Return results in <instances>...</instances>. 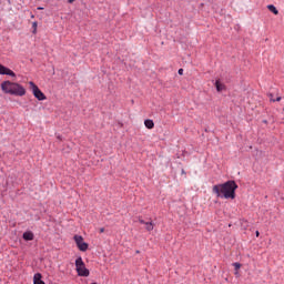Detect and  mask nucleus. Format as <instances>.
<instances>
[{"label":"nucleus","mask_w":284,"mask_h":284,"mask_svg":"<svg viewBox=\"0 0 284 284\" xmlns=\"http://www.w3.org/2000/svg\"><path fill=\"white\" fill-rule=\"evenodd\" d=\"M144 125H145V128H148V130H152V129H154V121L145 120Z\"/></svg>","instance_id":"9d476101"},{"label":"nucleus","mask_w":284,"mask_h":284,"mask_svg":"<svg viewBox=\"0 0 284 284\" xmlns=\"http://www.w3.org/2000/svg\"><path fill=\"white\" fill-rule=\"evenodd\" d=\"M0 74H7L8 77H17V73L14 71L8 69L7 67H3V64H0Z\"/></svg>","instance_id":"423d86ee"},{"label":"nucleus","mask_w":284,"mask_h":284,"mask_svg":"<svg viewBox=\"0 0 284 284\" xmlns=\"http://www.w3.org/2000/svg\"><path fill=\"white\" fill-rule=\"evenodd\" d=\"M255 234H256V236H260V233H258V231H256V233H255Z\"/></svg>","instance_id":"412c9836"},{"label":"nucleus","mask_w":284,"mask_h":284,"mask_svg":"<svg viewBox=\"0 0 284 284\" xmlns=\"http://www.w3.org/2000/svg\"><path fill=\"white\" fill-rule=\"evenodd\" d=\"M22 239L24 241H34V233H32L31 231H27L23 233Z\"/></svg>","instance_id":"0eeeda50"},{"label":"nucleus","mask_w":284,"mask_h":284,"mask_svg":"<svg viewBox=\"0 0 284 284\" xmlns=\"http://www.w3.org/2000/svg\"><path fill=\"white\" fill-rule=\"evenodd\" d=\"M215 88L219 92H223L225 90V84L221 83V80L215 81Z\"/></svg>","instance_id":"1a4fd4ad"},{"label":"nucleus","mask_w":284,"mask_h":284,"mask_svg":"<svg viewBox=\"0 0 284 284\" xmlns=\"http://www.w3.org/2000/svg\"><path fill=\"white\" fill-rule=\"evenodd\" d=\"M75 270L78 276H90V270L85 267V262H83L82 257L75 260Z\"/></svg>","instance_id":"7ed1b4c3"},{"label":"nucleus","mask_w":284,"mask_h":284,"mask_svg":"<svg viewBox=\"0 0 284 284\" xmlns=\"http://www.w3.org/2000/svg\"><path fill=\"white\" fill-rule=\"evenodd\" d=\"M58 139L61 140V135H58Z\"/></svg>","instance_id":"4be33fe9"},{"label":"nucleus","mask_w":284,"mask_h":284,"mask_svg":"<svg viewBox=\"0 0 284 284\" xmlns=\"http://www.w3.org/2000/svg\"><path fill=\"white\" fill-rule=\"evenodd\" d=\"M178 73H179L180 75H183V69H179Z\"/></svg>","instance_id":"f3484780"},{"label":"nucleus","mask_w":284,"mask_h":284,"mask_svg":"<svg viewBox=\"0 0 284 284\" xmlns=\"http://www.w3.org/2000/svg\"><path fill=\"white\" fill-rule=\"evenodd\" d=\"M73 239H74L75 245H77L78 250H80V252H88L89 245H88V243H85V242L83 241V236H81V235H74Z\"/></svg>","instance_id":"39448f33"},{"label":"nucleus","mask_w":284,"mask_h":284,"mask_svg":"<svg viewBox=\"0 0 284 284\" xmlns=\"http://www.w3.org/2000/svg\"><path fill=\"white\" fill-rule=\"evenodd\" d=\"M139 223H141V225H145L148 222H144L143 219H139Z\"/></svg>","instance_id":"2eb2a0df"},{"label":"nucleus","mask_w":284,"mask_h":284,"mask_svg":"<svg viewBox=\"0 0 284 284\" xmlns=\"http://www.w3.org/2000/svg\"><path fill=\"white\" fill-rule=\"evenodd\" d=\"M41 276V273H37L33 276V284H45V282H43Z\"/></svg>","instance_id":"6e6552de"},{"label":"nucleus","mask_w":284,"mask_h":284,"mask_svg":"<svg viewBox=\"0 0 284 284\" xmlns=\"http://www.w3.org/2000/svg\"><path fill=\"white\" fill-rule=\"evenodd\" d=\"M271 101L275 102L276 100L274 99V94L270 93Z\"/></svg>","instance_id":"dca6fc26"},{"label":"nucleus","mask_w":284,"mask_h":284,"mask_svg":"<svg viewBox=\"0 0 284 284\" xmlns=\"http://www.w3.org/2000/svg\"><path fill=\"white\" fill-rule=\"evenodd\" d=\"M1 90L4 92V94L26 97V88L17 82L3 81L1 83Z\"/></svg>","instance_id":"f03ea898"},{"label":"nucleus","mask_w":284,"mask_h":284,"mask_svg":"<svg viewBox=\"0 0 284 284\" xmlns=\"http://www.w3.org/2000/svg\"><path fill=\"white\" fill-rule=\"evenodd\" d=\"M38 10H43V7H38Z\"/></svg>","instance_id":"aec40b11"},{"label":"nucleus","mask_w":284,"mask_h":284,"mask_svg":"<svg viewBox=\"0 0 284 284\" xmlns=\"http://www.w3.org/2000/svg\"><path fill=\"white\" fill-rule=\"evenodd\" d=\"M239 185L234 181H227L223 184L214 185L212 191L220 199H236V190Z\"/></svg>","instance_id":"f257e3e1"},{"label":"nucleus","mask_w":284,"mask_h":284,"mask_svg":"<svg viewBox=\"0 0 284 284\" xmlns=\"http://www.w3.org/2000/svg\"><path fill=\"white\" fill-rule=\"evenodd\" d=\"M233 266L235 267L236 272H239V270H241V263H239V262L233 263Z\"/></svg>","instance_id":"4468645a"},{"label":"nucleus","mask_w":284,"mask_h":284,"mask_svg":"<svg viewBox=\"0 0 284 284\" xmlns=\"http://www.w3.org/2000/svg\"><path fill=\"white\" fill-rule=\"evenodd\" d=\"M38 23L37 22H32V34H37V28H38Z\"/></svg>","instance_id":"ddd939ff"},{"label":"nucleus","mask_w":284,"mask_h":284,"mask_svg":"<svg viewBox=\"0 0 284 284\" xmlns=\"http://www.w3.org/2000/svg\"><path fill=\"white\" fill-rule=\"evenodd\" d=\"M144 225H146V232H152V230H154V224L152 222H146Z\"/></svg>","instance_id":"f8f14e48"},{"label":"nucleus","mask_w":284,"mask_h":284,"mask_svg":"<svg viewBox=\"0 0 284 284\" xmlns=\"http://www.w3.org/2000/svg\"><path fill=\"white\" fill-rule=\"evenodd\" d=\"M267 10H270V12H273V14H278V9H276L274 4H268Z\"/></svg>","instance_id":"9b49d317"},{"label":"nucleus","mask_w":284,"mask_h":284,"mask_svg":"<svg viewBox=\"0 0 284 284\" xmlns=\"http://www.w3.org/2000/svg\"><path fill=\"white\" fill-rule=\"evenodd\" d=\"M30 90L33 93V97L38 99V101H45V94L39 90V87L34 84V82H29Z\"/></svg>","instance_id":"20e7f679"},{"label":"nucleus","mask_w":284,"mask_h":284,"mask_svg":"<svg viewBox=\"0 0 284 284\" xmlns=\"http://www.w3.org/2000/svg\"><path fill=\"white\" fill-rule=\"evenodd\" d=\"M281 99H282L281 97H277V98L275 99V101L278 102V101H281Z\"/></svg>","instance_id":"6ab92c4d"},{"label":"nucleus","mask_w":284,"mask_h":284,"mask_svg":"<svg viewBox=\"0 0 284 284\" xmlns=\"http://www.w3.org/2000/svg\"><path fill=\"white\" fill-rule=\"evenodd\" d=\"M103 232H105V229L101 227L100 229V234H103Z\"/></svg>","instance_id":"a211bd4d"}]
</instances>
